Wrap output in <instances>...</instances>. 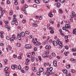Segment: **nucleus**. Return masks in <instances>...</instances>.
<instances>
[{
    "label": "nucleus",
    "instance_id": "1",
    "mask_svg": "<svg viewBox=\"0 0 76 76\" xmlns=\"http://www.w3.org/2000/svg\"><path fill=\"white\" fill-rule=\"evenodd\" d=\"M25 36V33L22 31L20 33V35L19 34H17V38L18 40H21V37H23Z\"/></svg>",
    "mask_w": 76,
    "mask_h": 76
},
{
    "label": "nucleus",
    "instance_id": "2",
    "mask_svg": "<svg viewBox=\"0 0 76 76\" xmlns=\"http://www.w3.org/2000/svg\"><path fill=\"white\" fill-rule=\"evenodd\" d=\"M17 38L16 37L15 34H13L12 37L10 38V41L11 42H13L14 40H16Z\"/></svg>",
    "mask_w": 76,
    "mask_h": 76
},
{
    "label": "nucleus",
    "instance_id": "3",
    "mask_svg": "<svg viewBox=\"0 0 76 76\" xmlns=\"http://www.w3.org/2000/svg\"><path fill=\"white\" fill-rule=\"evenodd\" d=\"M11 67L13 70H15L16 68H17L18 67V66L16 65H12Z\"/></svg>",
    "mask_w": 76,
    "mask_h": 76
},
{
    "label": "nucleus",
    "instance_id": "4",
    "mask_svg": "<svg viewBox=\"0 0 76 76\" xmlns=\"http://www.w3.org/2000/svg\"><path fill=\"white\" fill-rule=\"evenodd\" d=\"M47 70H48L50 72V74H52L53 73V68L52 67H50L49 69V68H47Z\"/></svg>",
    "mask_w": 76,
    "mask_h": 76
},
{
    "label": "nucleus",
    "instance_id": "5",
    "mask_svg": "<svg viewBox=\"0 0 76 76\" xmlns=\"http://www.w3.org/2000/svg\"><path fill=\"white\" fill-rule=\"evenodd\" d=\"M75 16V13L74 12H72L71 16V18H73Z\"/></svg>",
    "mask_w": 76,
    "mask_h": 76
},
{
    "label": "nucleus",
    "instance_id": "6",
    "mask_svg": "<svg viewBox=\"0 0 76 76\" xmlns=\"http://www.w3.org/2000/svg\"><path fill=\"white\" fill-rule=\"evenodd\" d=\"M46 75L48 76H50V75H52V74H51L50 73V72H49V71L48 70H47V71L46 72Z\"/></svg>",
    "mask_w": 76,
    "mask_h": 76
},
{
    "label": "nucleus",
    "instance_id": "7",
    "mask_svg": "<svg viewBox=\"0 0 76 76\" xmlns=\"http://www.w3.org/2000/svg\"><path fill=\"white\" fill-rule=\"evenodd\" d=\"M53 65L54 67H57V61L55 60L53 61Z\"/></svg>",
    "mask_w": 76,
    "mask_h": 76
},
{
    "label": "nucleus",
    "instance_id": "8",
    "mask_svg": "<svg viewBox=\"0 0 76 76\" xmlns=\"http://www.w3.org/2000/svg\"><path fill=\"white\" fill-rule=\"evenodd\" d=\"M61 6V4L59 2H57L56 3V7L58 8H59Z\"/></svg>",
    "mask_w": 76,
    "mask_h": 76
},
{
    "label": "nucleus",
    "instance_id": "9",
    "mask_svg": "<svg viewBox=\"0 0 76 76\" xmlns=\"http://www.w3.org/2000/svg\"><path fill=\"white\" fill-rule=\"evenodd\" d=\"M48 16L50 17V18H52L53 16V14H52V12L51 11H50L49 13L48 14Z\"/></svg>",
    "mask_w": 76,
    "mask_h": 76
},
{
    "label": "nucleus",
    "instance_id": "10",
    "mask_svg": "<svg viewBox=\"0 0 76 76\" xmlns=\"http://www.w3.org/2000/svg\"><path fill=\"white\" fill-rule=\"evenodd\" d=\"M53 44L54 46H57V42H56L55 41H54L53 42Z\"/></svg>",
    "mask_w": 76,
    "mask_h": 76
},
{
    "label": "nucleus",
    "instance_id": "11",
    "mask_svg": "<svg viewBox=\"0 0 76 76\" xmlns=\"http://www.w3.org/2000/svg\"><path fill=\"white\" fill-rule=\"evenodd\" d=\"M55 2H57L58 1H59L61 3H64L65 1V0H55Z\"/></svg>",
    "mask_w": 76,
    "mask_h": 76
},
{
    "label": "nucleus",
    "instance_id": "12",
    "mask_svg": "<svg viewBox=\"0 0 76 76\" xmlns=\"http://www.w3.org/2000/svg\"><path fill=\"white\" fill-rule=\"evenodd\" d=\"M65 27L66 28L68 29V28H69L70 27V25L69 24H66L65 25Z\"/></svg>",
    "mask_w": 76,
    "mask_h": 76
},
{
    "label": "nucleus",
    "instance_id": "13",
    "mask_svg": "<svg viewBox=\"0 0 76 76\" xmlns=\"http://www.w3.org/2000/svg\"><path fill=\"white\" fill-rule=\"evenodd\" d=\"M34 44L35 45H39L41 44V43L40 42L37 41L36 42L34 43Z\"/></svg>",
    "mask_w": 76,
    "mask_h": 76
},
{
    "label": "nucleus",
    "instance_id": "14",
    "mask_svg": "<svg viewBox=\"0 0 76 76\" xmlns=\"http://www.w3.org/2000/svg\"><path fill=\"white\" fill-rule=\"evenodd\" d=\"M35 57L34 56L32 57L31 58V61L32 62H33L35 61Z\"/></svg>",
    "mask_w": 76,
    "mask_h": 76
},
{
    "label": "nucleus",
    "instance_id": "15",
    "mask_svg": "<svg viewBox=\"0 0 76 76\" xmlns=\"http://www.w3.org/2000/svg\"><path fill=\"white\" fill-rule=\"evenodd\" d=\"M58 12L60 14H61V13H63V11L61 9H59L58 10Z\"/></svg>",
    "mask_w": 76,
    "mask_h": 76
},
{
    "label": "nucleus",
    "instance_id": "16",
    "mask_svg": "<svg viewBox=\"0 0 76 76\" xmlns=\"http://www.w3.org/2000/svg\"><path fill=\"white\" fill-rule=\"evenodd\" d=\"M44 71V69L43 68H41L39 69V72L40 73H42Z\"/></svg>",
    "mask_w": 76,
    "mask_h": 76
},
{
    "label": "nucleus",
    "instance_id": "17",
    "mask_svg": "<svg viewBox=\"0 0 76 76\" xmlns=\"http://www.w3.org/2000/svg\"><path fill=\"white\" fill-rule=\"evenodd\" d=\"M59 32H60V34H61L62 36H64V34L62 33V30H61V29H59Z\"/></svg>",
    "mask_w": 76,
    "mask_h": 76
},
{
    "label": "nucleus",
    "instance_id": "18",
    "mask_svg": "<svg viewBox=\"0 0 76 76\" xmlns=\"http://www.w3.org/2000/svg\"><path fill=\"white\" fill-rule=\"evenodd\" d=\"M71 61H72L73 63H76V60L73 58L71 59Z\"/></svg>",
    "mask_w": 76,
    "mask_h": 76
},
{
    "label": "nucleus",
    "instance_id": "19",
    "mask_svg": "<svg viewBox=\"0 0 76 76\" xmlns=\"http://www.w3.org/2000/svg\"><path fill=\"white\" fill-rule=\"evenodd\" d=\"M44 3H48L49 1V0H43Z\"/></svg>",
    "mask_w": 76,
    "mask_h": 76
},
{
    "label": "nucleus",
    "instance_id": "20",
    "mask_svg": "<svg viewBox=\"0 0 76 76\" xmlns=\"http://www.w3.org/2000/svg\"><path fill=\"white\" fill-rule=\"evenodd\" d=\"M32 25L34 27H37V26H38V24H37V23H33L32 24Z\"/></svg>",
    "mask_w": 76,
    "mask_h": 76
},
{
    "label": "nucleus",
    "instance_id": "21",
    "mask_svg": "<svg viewBox=\"0 0 76 76\" xmlns=\"http://www.w3.org/2000/svg\"><path fill=\"white\" fill-rule=\"evenodd\" d=\"M36 67H33L32 68V70H33V71H34V72H37V70H36Z\"/></svg>",
    "mask_w": 76,
    "mask_h": 76
},
{
    "label": "nucleus",
    "instance_id": "22",
    "mask_svg": "<svg viewBox=\"0 0 76 76\" xmlns=\"http://www.w3.org/2000/svg\"><path fill=\"white\" fill-rule=\"evenodd\" d=\"M57 44L59 46H61L62 45V42L61 41H60L57 43Z\"/></svg>",
    "mask_w": 76,
    "mask_h": 76
},
{
    "label": "nucleus",
    "instance_id": "23",
    "mask_svg": "<svg viewBox=\"0 0 76 76\" xmlns=\"http://www.w3.org/2000/svg\"><path fill=\"white\" fill-rule=\"evenodd\" d=\"M8 49L9 50H11L12 49V48L9 45H8Z\"/></svg>",
    "mask_w": 76,
    "mask_h": 76
},
{
    "label": "nucleus",
    "instance_id": "24",
    "mask_svg": "<svg viewBox=\"0 0 76 76\" xmlns=\"http://www.w3.org/2000/svg\"><path fill=\"white\" fill-rule=\"evenodd\" d=\"M1 13V16H3V15H4V10H2Z\"/></svg>",
    "mask_w": 76,
    "mask_h": 76
},
{
    "label": "nucleus",
    "instance_id": "25",
    "mask_svg": "<svg viewBox=\"0 0 76 76\" xmlns=\"http://www.w3.org/2000/svg\"><path fill=\"white\" fill-rule=\"evenodd\" d=\"M63 73H65V74L67 73V70H66V69L63 70Z\"/></svg>",
    "mask_w": 76,
    "mask_h": 76
},
{
    "label": "nucleus",
    "instance_id": "26",
    "mask_svg": "<svg viewBox=\"0 0 76 76\" xmlns=\"http://www.w3.org/2000/svg\"><path fill=\"white\" fill-rule=\"evenodd\" d=\"M42 56L44 58H47V55L46 54H43Z\"/></svg>",
    "mask_w": 76,
    "mask_h": 76
},
{
    "label": "nucleus",
    "instance_id": "27",
    "mask_svg": "<svg viewBox=\"0 0 76 76\" xmlns=\"http://www.w3.org/2000/svg\"><path fill=\"white\" fill-rule=\"evenodd\" d=\"M17 46H18V47H21V44L19 43H17L16 44Z\"/></svg>",
    "mask_w": 76,
    "mask_h": 76
},
{
    "label": "nucleus",
    "instance_id": "28",
    "mask_svg": "<svg viewBox=\"0 0 76 76\" xmlns=\"http://www.w3.org/2000/svg\"><path fill=\"white\" fill-rule=\"evenodd\" d=\"M34 17H35V18H36V19H38V18H39V15H37L36 14L34 15Z\"/></svg>",
    "mask_w": 76,
    "mask_h": 76
},
{
    "label": "nucleus",
    "instance_id": "29",
    "mask_svg": "<svg viewBox=\"0 0 76 76\" xmlns=\"http://www.w3.org/2000/svg\"><path fill=\"white\" fill-rule=\"evenodd\" d=\"M17 58L18 59H19V60H21V59H22V56H20H20L18 57Z\"/></svg>",
    "mask_w": 76,
    "mask_h": 76
},
{
    "label": "nucleus",
    "instance_id": "30",
    "mask_svg": "<svg viewBox=\"0 0 76 76\" xmlns=\"http://www.w3.org/2000/svg\"><path fill=\"white\" fill-rule=\"evenodd\" d=\"M71 50L72 52H76V49L75 48H73L72 49H71Z\"/></svg>",
    "mask_w": 76,
    "mask_h": 76
},
{
    "label": "nucleus",
    "instance_id": "31",
    "mask_svg": "<svg viewBox=\"0 0 76 76\" xmlns=\"http://www.w3.org/2000/svg\"><path fill=\"white\" fill-rule=\"evenodd\" d=\"M38 58L40 61H42V58H41V57L40 56H38Z\"/></svg>",
    "mask_w": 76,
    "mask_h": 76
},
{
    "label": "nucleus",
    "instance_id": "32",
    "mask_svg": "<svg viewBox=\"0 0 76 76\" xmlns=\"http://www.w3.org/2000/svg\"><path fill=\"white\" fill-rule=\"evenodd\" d=\"M76 29H74L73 30V34H76Z\"/></svg>",
    "mask_w": 76,
    "mask_h": 76
},
{
    "label": "nucleus",
    "instance_id": "33",
    "mask_svg": "<svg viewBox=\"0 0 76 76\" xmlns=\"http://www.w3.org/2000/svg\"><path fill=\"white\" fill-rule=\"evenodd\" d=\"M69 52H66L64 53V55H65V56H67V54H69Z\"/></svg>",
    "mask_w": 76,
    "mask_h": 76
},
{
    "label": "nucleus",
    "instance_id": "34",
    "mask_svg": "<svg viewBox=\"0 0 76 76\" xmlns=\"http://www.w3.org/2000/svg\"><path fill=\"white\" fill-rule=\"evenodd\" d=\"M5 75L7 76H8L9 75V73L7 72H5Z\"/></svg>",
    "mask_w": 76,
    "mask_h": 76
},
{
    "label": "nucleus",
    "instance_id": "35",
    "mask_svg": "<svg viewBox=\"0 0 76 76\" xmlns=\"http://www.w3.org/2000/svg\"><path fill=\"white\" fill-rule=\"evenodd\" d=\"M8 69H9V68L8 67H6L4 69V71L5 72H7V70H8Z\"/></svg>",
    "mask_w": 76,
    "mask_h": 76
},
{
    "label": "nucleus",
    "instance_id": "36",
    "mask_svg": "<svg viewBox=\"0 0 76 76\" xmlns=\"http://www.w3.org/2000/svg\"><path fill=\"white\" fill-rule=\"evenodd\" d=\"M0 38H1L2 39H3L4 38V36L3 35L1 34L0 35Z\"/></svg>",
    "mask_w": 76,
    "mask_h": 76
},
{
    "label": "nucleus",
    "instance_id": "37",
    "mask_svg": "<svg viewBox=\"0 0 76 76\" xmlns=\"http://www.w3.org/2000/svg\"><path fill=\"white\" fill-rule=\"evenodd\" d=\"M66 68L67 69H70V64H69L68 65L66 66Z\"/></svg>",
    "mask_w": 76,
    "mask_h": 76
},
{
    "label": "nucleus",
    "instance_id": "38",
    "mask_svg": "<svg viewBox=\"0 0 76 76\" xmlns=\"http://www.w3.org/2000/svg\"><path fill=\"white\" fill-rule=\"evenodd\" d=\"M34 2L37 4H38V3H39V1L38 0H34Z\"/></svg>",
    "mask_w": 76,
    "mask_h": 76
},
{
    "label": "nucleus",
    "instance_id": "39",
    "mask_svg": "<svg viewBox=\"0 0 76 76\" xmlns=\"http://www.w3.org/2000/svg\"><path fill=\"white\" fill-rule=\"evenodd\" d=\"M47 58L48 57L50 58V59H51V56L50 55H47L46 56Z\"/></svg>",
    "mask_w": 76,
    "mask_h": 76
},
{
    "label": "nucleus",
    "instance_id": "40",
    "mask_svg": "<svg viewBox=\"0 0 76 76\" xmlns=\"http://www.w3.org/2000/svg\"><path fill=\"white\" fill-rule=\"evenodd\" d=\"M4 64H6V63H7V59H5V60H4Z\"/></svg>",
    "mask_w": 76,
    "mask_h": 76
},
{
    "label": "nucleus",
    "instance_id": "41",
    "mask_svg": "<svg viewBox=\"0 0 76 76\" xmlns=\"http://www.w3.org/2000/svg\"><path fill=\"white\" fill-rule=\"evenodd\" d=\"M15 21L13 20L12 21V22L11 24L13 25H15Z\"/></svg>",
    "mask_w": 76,
    "mask_h": 76
},
{
    "label": "nucleus",
    "instance_id": "42",
    "mask_svg": "<svg viewBox=\"0 0 76 76\" xmlns=\"http://www.w3.org/2000/svg\"><path fill=\"white\" fill-rule=\"evenodd\" d=\"M14 4L15 5H18V2L17 1H15V2H14Z\"/></svg>",
    "mask_w": 76,
    "mask_h": 76
},
{
    "label": "nucleus",
    "instance_id": "43",
    "mask_svg": "<svg viewBox=\"0 0 76 76\" xmlns=\"http://www.w3.org/2000/svg\"><path fill=\"white\" fill-rule=\"evenodd\" d=\"M13 20H14V21L16 22V21H17V18H14L13 19Z\"/></svg>",
    "mask_w": 76,
    "mask_h": 76
},
{
    "label": "nucleus",
    "instance_id": "44",
    "mask_svg": "<svg viewBox=\"0 0 76 76\" xmlns=\"http://www.w3.org/2000/svg\"><path fill=\"white\" fill-rule=\"evenodd\" d=\"M31 46L30 45H28V49H31Z\"/></svg>",
    "mask_w": 76,
    "mask_h": 76
},
{
    "label": "nucleus",
    "instance_id": "45",
    "mask_svg": "<svg viewBox=\"0 0 76 76\" xmlns=\"http://www.w3.org/2000/svg\"><path fill=\"white\" fill-rule=\"evenodd\" d=\"M22 22L23 23H25V22H26V20L25 19H23Z\"/></svg>",
    "mask_w": 76,
    "mask_h": 76
},
{
    "label": "nucleus",
    "instance_id": "46",
    "mask_svg": "<svg viewBox=\"0 0 76 76\" xmlns=\"http://www.w3.org/2000/svg\"><path fill=\"white\" fill-rule=\"evenodd\" d=\"M10 15H13V11H11L10 12Z\"/></svg>",
    "mask_w": 76,
    "mask_h": 76
},
{
    "label": "nucleus",
    "instance_id": "47",
    "mask_svg": "<svg viewBox=\"0 0 76 76\" xmlns=\"http://www.w3.org/2000/svg\"><path fill=\"white\" fill-rule=\"evenodd\" d=\"M7 4H10V1L9 0H7Z\"/></svg>",
    "mask_w": 76,
    "mask_h": 76
},
{
    "label": "nucleus",
    "instance_id": "48",
    "mask_svg": "<svg viewBox=\"0 0 76 76\" xmlns=\"http://www.w3.org/2000/svg\"><path fill=\"white\" fill-rule=\"evenodd\" d=\"M25 45V48H27V49H28V45Z\"/></svg>",
    "mask_w": 76,
    "mask_h": 76
},
{
    "label": "nucleus",
    "instance_id": "49",
    "mask_svg": "<svg viewBox=\"0 0 76 76\" xmlns=\"http://www.w3.org/2000/svg\"><path fill=\"white\" fill-rule=\"evenodd\" d=\"M25 33L26 34H27V35H29V32L27 31H26L25 32Z\"/></svg>",
    "mask_w": 76,
    "mask_h": 76
},
{
    "label": "nucleus",
    "instance_id": "50",
    "mask_svg": "<svg viewBox=\"0 0 76 76\" xmlns=\"http://www.w3.org/2000/svg\"><path fill=\"white\" fill-rule=\"evenodd\" d=\"M20 69H21V66H20V65H19L18 66V69L19 70H20Z\"/></svg>",
    "mask_w": 76,
    "mask_h": 76
},
{
    "label": "nucleus",
    "instance_id": "51",
    "mask_svg": "<svg viewBox=\"0 0 76 76\" xmlns=\"http://www.w3.org/2000/svg\"><path fill=\"white\" fill-rule=\"evenodd\" d=\"M48 40H46L44 42L45 44H48Z\"/></svg>",
    "mask_w": 76,
    "mask_h": 76
},
{
    "label": "nucleus",
    "instance_id": "52",
    "mask_svg": "<svg viewBox=\"0 0 76 76\" xmlns=\"http://www.w3.org/2000/svg\"><path fill=\"white\" fill-rule=\"evenodd\" d=\"M25 8H21L22 11H25Z\"/></svg>",
    "mask_w": 76,
    "mask_h": 76
},
{
    "label": "nucleus",
    "instance_id": "53",
    "mask_svg": "<svg viewBox=\"0 0 76 76\" xmlns=\"http://www.w3.org/2000/svg\"><path fill=\"white\" fill-rule=\"evenodd\" d=\"M6 39L7 40H9V39H10V37H9L8 36H7L6 37Z\"/></svg>",
    "mask_w": 76,
    "mask_h": 76
},
{
    "label": "nucleus",
    "instance_id": "54",
    "mask_svg": "<svg viewBox=\"0 0 76 76\" xmlns=\"http://www.w3.org/2000/svg\"><path fill=\"white\" fill-rule=\"evenodd\" d=\"M32 41L34 43V44H35V43H36V42H35V39H34V38H33Z\"/></svg>",
    "mask_w": 76,
    "mask_h": 76
},
{
    "label": "nucleus",
    "instance_id": "55",
    "mask_svg": "<svg viewBox=\"0 0 76 76\" xmlns=\"http://www.w3.org/2000/svg\"><path fill=\"white\" fill-rule=\"evenodd\" d=\"M50 32L51 34H54V31H53V30L50 31Z\"/></svg>",
    "mask_w": 76,
    "mask_h": 76
},
{
    "label": "nucleus",
    "instance_id": "56",
    "mask_svg": "<svg viewBox=\"0 0 76 76\" xmlns=\"http://www.w3.org/2000/svg\"><path fill=\"white\" fill-rule=\"evenodd\" d=\"M25 68L26 70H28V66H26Z\"/></svg>",
    "mask_w": 76,
    "mask_h": 76
},
{
    "label": "nucleus",
    "instance_id": "57",
    "mask_svg": "<svg viewBox=\"0 0 76 76\" xmlns=\"http://www.w3.org/2000/svg\"><path fill=\"white\" fill-rule=\"evenodd\" d=\"M65 48H66V50H68V49H69V47L67 46H65Z\"/></svg>",
    "mask_w": 76,
    "mask_h": 76
},
{
    "label": "nucleus",
    "instance_id": "58",
    "mask_svg": "<svg viewBox=\"0 0 76 76\" xmlns=\"http://www.w3.org/2000/svg\"><path fill=\"white\" fill-rule=\"evenodd\" d=\"M26 61L28 63V62H29V61H30V60H28V58H27L26 59Z\"/></svg>",
    "mask_w": 76,
    "mask_h": 76
},
{
    "label": "nucleus",
    "instance_id": "59",
    "mask_svg": "<svg viewBox=\"0 0 76 76\" xmlns=\"http://www.w3.org/2000/svg\"><path fill=\"white\" fill-rule=\"evenodd\" d=\"M37 75H40V72H37Z\"/></svg>",
    "mask_w": 76,
    "mask_h": 76
},
{
    "label": "nucleus",
    "instance_id": "60",
    "mask_svg": "<svg viewBox=\"0 0 76 76\" xmlns=\"http://www.w3.org/2000/svg\"><path fill=\"white\" fill-rule=\"evenodd\" d=\"M0 34L1 35H3V34H4V32H3V31H1L0 32Z\"/></svg>",
    "mask_w": 76,
    "mask_h": 76
},
{
    "label": "nucleus",
    "instance_id": "61",
    "mask_svg": "<svg viewBox=\"0 0 76 76\" xmlns=\"http://www.w3.org/2000/svg\"><path fill=\"white\" fill-rule=\"evenodd\" d=\"M0 45L1 46H4V44H3V43H0Z\"/></svg>",
    "mask_w": 76,
    "mask_h": 76
},
{
    "label": "nucleus",
    "instance_id": "62",
    "mask_svg": "<svg viewBox=\"0 0 76 76\" xmlns=\"http://www.w3.org/2000/svg\"><path fill=\"white\" fill-rule=\"evenodd\" d=\"M52 55L53 56H55V53H52Z\"/></svg>",
    "mask_w": 76,
    "mask_h": 76
},
{
    "label": "nucleus",
    "instance_id": "63",
    "mask_svg": "<svg viewBox=\"0 0 76 76\" xmlns=\"http://www.w3.org/2000/svg\"><path fill=\"white\" fill-rule=\"evenodd\" d=\"M37 50V48H34V51H36Z\"/></svg>",
    "mask_w": 76,
    "mask_h": 76
},
{
    "label": "nucleus",
    "instance_id": "64",
    "mask_svg": "<svg viewBox=\"0 0 76 76\" xmlns=\"http://www.w3.org/2000/svg\"><path fill=\"white\" fill-rule=\"evenodd\" d=\"M14 58H17V56L16 55H15L13 56Z\"/></svg>",
    "mask_w": 76,
    "mask_h": 76
}]
</instances>
